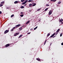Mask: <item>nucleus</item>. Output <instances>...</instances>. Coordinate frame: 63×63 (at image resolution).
<instances>
[{
    "instance_id": "obj_32",
    "label": "nucleus",
    "mask_w": 63,
    "mask_h": 63,
    "mask_svg": "<svg viewBox=\"0 0 63 63\" xmlns=\"http://www.w3.org/2000/svg\"><path fill=\"white\" fill-rule=\"evenodd\" d=\"M2 6H3V4L0 5V7H2Z\"/></svg>"
},
{
    "instance_id": "obj_18",
    "label": "nucleus",
    "mask_w": 63,
    "mask_h": 63,
    "mask_svg": "<svg viewBox=\"0 0 63 63\" xmlns=\"http://www.w3.org/2000/svg\"><path fill=\"white\" fill-rule=\"evenodd\" d=\"M14 16V15L13 14L12 15H11V17H12Z\"/></svg>"
},
{
    "instance_id": "obj_6",
    "label": "nucleus",
    "mask_w": 63,
    "mask_h": 63,
    "mask_svg": "<svg viewBox=\"0 0 63 63\" xmlns=\"http://www.w3.org/2000/svg\"><path fill=\"white\" fill-rule=\"evenodd\" d=\"M32 5H33V4H29V6L30 7H31L32 6Z\"/></svg>"
},
{
    "instance_id": "obj_14",
    "label": "nucleus",
    "mask_w": 63,
    "mask_h": 63,
    "mask_svg": "<svg viewBox=\"0 0 63 63\" xmlns=\"http://www.w3.org/2000/svg\"><path fill=\"white\" fill-rule=\"evenodd\" d=\"M22 27H21L19 28V29L20 30H22Z\"/></svg>"
},
{
    "instance_id": "obj_10",
    "label": "nucleus",
    "mask_w": 63,
    "mask_h": 63,
    "mask_svg": "<svg viewBox=\"0 0 63 63\" xmlns=\"http://www.w3.org/2000/svg\"><path fill=\"white\" fill-rule=\"evenodd\" d=\"M17 3H18V1H16L14 2V4H17Z\"/></svg>"
},
{
    "instance_id": "obj_5",
    "label": "nucleus",
    "mask_w": 63,
    "mask_h": 63,
    "mask_svg": "<svg viewBox=\"0 0 63 63\" xmlns=\"http://www.w3.org/2000/svg\"><path fill=\"white\" fill-rule=\"evenodd\" d=\"M20 25H21L20 24H18L17 25H16V28H17V27H19V26H20Z\"/></svg>"
},
{
    "instance_id": "obj_42",
    "label": "nucleus",
    "mask_w": 63,
    "mask_h": 63,
    "mask_svg": "<svg viewBox=\"0 0 63 63\" xmlns=\"http://www.w3.org/2000/svg\"><path fill=\"white\" fill-rule=\"evenodd\" d=\"M58 34V32H57L55 34L56 35H57V34Z\"/></svg>"
},
{
    "instance_id": "obj_16",
    "label": "nucleus",
    "mask_w": 63,
    "mask_h": 63,
    "mask_svg": "<svg viewBox=\"0 0 63 63\" xmlns=\"http://www.w3.org/2000/svg\"><path fill=\"white\" fill-rule=\"evenodd\" d=\"M36 3H34L33 5L32 6H36Z\"/></svg>"
},
{
    "instance_id": "obj_45",
    "label": "nucleus",
    "mask_w": 63,
    "mask_h": 63,
    "mask_svg": "<svg viewBox=\"0 0 63 63\" xmlns=\"http://www.w3.org/2000/svg\"><path fill=\"white\" fill-rule=\"evenodd\" d=\"M61 19L62 20H63V19L62 18Z\"/></svg>"
},
{
    "instance_id": "obj_7",
    "label": "nucleus",
    "mask_w": 63,
    "mask_h": 63,
    "mask_svg": "<svg viewBox=\"0 0 63 63\" xmlns=\"http://www.w3.org/2000/svg\"><path fill=\"white\" fill-rule=\"evenodd\" d=\"M30 22V21L29 20L26 23V24H28Z\"/></svg>"
},
{
    "instance_id": "obj_2",
    "label": "nucleus",
    "mask_w": 63,
    "mask_h": 63,
    "mask_svg": "<svg viewBox=\"0 0 63 63\" xmlns=\"http://www.w3.org/2000/svg\"><path fill=\"white\" fill-rule=\"evenodd\" d=\"M19 34V33L18 32H16L14 34V36H17V35H18Z\"/></svg>"
},
{
    "instance_id": "obj_24",
    "label": "nucleus",
    "mask_w": 63,
    "mask_h": 63,
    "mask_svg": "<svg viewBox=\"0 0 63 63\" xmlns=\"http://www.w3.org/2000/svg\"><path fill=\"white\" fill-rule=\"evenodd\" d=\"M4 3H5V2L4 1H2V2L1 3V4H4Z\"/></svg>"
},
{
    "instance_id": "obj_26",
    "label": "nucleus",
    "mask_w": 63,
    "mask_h": 63,
    "mask_svg": "<svg viewBox=\"0 0 63 63\" xmlns=\"http://www.w3.org/2000/svg\"><path fill=\"white\" fill-rule=\"evenodd\" d=\"M48 10V8H47L45 10V11H47V10Z\"/></svg>"
},
{
    "instance_id": "obj_17",
    "label": "nucleus",
    "mask_w": 63,
    "mask_h": 63,
    "mask_svg": "<svg viewBox=\"0 0 63 63\" xmlns=\"http://www.w3.org/2000/svg\"><path fill=\"white\" fill-rule=\"evenodd\" d=\"M22 37V35H21L18 38H20Z\"/></svg>"
},
{
    "instance_id": "obj_36",
    "label": "nucleus",
    "mask_w": 63,
    "mask_h": 63,
    "mask_svg": "<svg viewBox=\"0 0 63 63\" xmlns=\"http://www.w3.org/2000/svg\"><path fill=\"white\" fill-rule=\"evenodd\" d=\"M15 28H16L15 27H14L13 28V29H15Z\"/></svg>"
},
{
    "instance_id": "obj_25",
    "label": "nucleus",
    "mask_w": 63,
    "mask_h": 63,
    "mask_svg": "<svg viewBox=\"0 0 63 63\" xmlns=\"http://www.w3.org/2000/svg\"><path fill=\"white\" fill-rule=\"evenodd\" d=\"M24 2H25V3H27V2H28V0H26Z\"/></svg>"
},
{
    "instance_id": "obj_33",
    "label": "nucleus",
    "mask_w": 63,
    "mask_h": 63,
    "mask_svg": "<svg viewBox=\"0 0 63 63\" xmlns=\"http://www.w3.org/2000/svg\"><path fill=\"white\" fill-rule=\"evenodd\" d=\"M62 36V33H61L60 35V37H61V36Z\"/></svg>"
},
{
    "instance_id": "obj_43",
    "label": "nucleus",
    "mask_w": 63,
    "mask_h": 63,
    "mask_svg": "<svg viewBox=\"0 0 63 63\" xmlns=\"http://www.w3.org/2000/svg\"><path fill=\"white\" fill-rule=\"evenodd\" d=\"M57 7H58V6H59V5H57Z\"/></svg>"
},
{
    "instance_id": "obj_47",
    "label": "nucleus",
    "mask_w": 63,
    "mask_h": 63,
    "mask_svg": "<svg viewBox=\"0 0 63 63\" xmlns=\"http://www.w3.org/2000/svg\"><path fill=\"white\" fill-rule=\"evenodd\" d=\"M62 21H63V20H62Z\"/></svg>"
},
{
    "instance_id": "obj_37",
    "label": "nucleus",
    "mask_w": 63,
    "mask_h": 63,
    "mask_svg": "<svg viewBox=\"0 0 63 63\" xmlns=\"http://www.w3.org/2000/svg\"><path fill=\"white\" fill-rule=\"evenodd\" d=\"M30 33H31L30 32L28 33H27V34H30Z\"/></svg>"
},
{
    "instance_id": "obj_44",
    "label": "nucleus",
    "mask_w": 63,
    "mask_h": 63,
    "mask_svg": "<svg viewBox=\"0 0 63 63\" xmlns=\"http://www.w3.org/2000/svg\"><path fill=\"white\" fill-rule=\"evenodd\" d=\"M9 7H7V8H6V9H9Z\"/></svg>"
},
{
    "instance_id": "obj_20",
    "label": "nucleus",
    "mask_w": 63,
    "mask_h": 63,
    "mask_svg": "<svg viewBox=\"0 0 63 63\" xmlns=\"http://www.w3.org/2000/svg\"><path fill=\"white\" fill-rule=\"evenodd\" d=\"M50 35V33H48L47 35V37H48V36H49Z\"/></svg>"
},
{
    "instance_id": "obj_41",
    "label": "nucleus",
    "mask_w": 63,
    "mask_h": 63,
    "mask_svg": "<svg viewBox=\"0 0 63 63\" xmlns=\"http://www.w3.org/2000/svg\"><path fill=\"white\" fill-rule=\"evenodd\" d=\"M2 14V12L0 11V14Z\"/></svg>"
},
{
    "instance_id": "obj_9",
    "label": "nucleus",
    "mask_w": 63,
    "mask_h": 63,
    "mask_svg": "<svg viewBox=\"0 0 63 63\" xmlns=\"http://www.w3.org/2000/svg\"><path fill=\"white\" fill-rule=\"evenodd\" d=\"M56 0H51V2H55Z\"/></svg>"
},
{
    "instance_id": "obj_31",
    "label": "nucleus",
    "mask_w": 63,
    "mask_h": 63,
    "mask_svg": "<svg viewBox=\"0 0 63 63\" xmlns=\"http://www.w3.org/2000/svg\"><path fill=\"white\" fill-rule=\"evenodd\" d=\"M60 22H62V20H60Z\"/></svg>"
},
{
    "instance_id": "obj_15",
    "label": "nucleus",
    "mask_w": 63,
    "mask_h": 63,
    "mask_svg": "<svg viewBox=\"0 0 63 63\" xmlns=\"http://www.w3.org/2000/svg\"><path fill=\"white\" fill-rule=\"evenodd\" d=\"M47 40H46L44 42V45H45V44H46V42H47Z\"/></svg>"
},
{
    "instance_id": "obj_28",
    "label": "nucleus",
    "mask_w": 63,
    "mask_h": 63,
    "mask_svg": "<svg viewBox=\"0 0 63 63\" xmlns=\"http://www.w3.org/2000/svg\"><path fill=\"white\" fill-rule=\"evenodd\" d=\"M24 0H21V2H24Z\"/></svg>"
},
{
    "instance_id": "obj_38",
    "label": "nucleus",
    "mask_w": 63,
    "mask_h": 63,
    "mask_svg": "<svg viewBox=\"0 0 63 63\" xmlns=\"http://www.w3.org/2000/svg\"><path fill=\"white\" fill-rule=\"evenodd\" d=\"M53 37V36L52 35L50 37V38H52V37Z\"/></svg>"
},
{
    "instance_id": "obj_34",
    "label": "nucleus",
    "mask_w": 63,
    "mask_h": 63,
    "mask_svg": "<svg viewBox=\"0 0 63 63\" xmlns=\"http://www.w3.org/2000/svg\"><path fill=\"white\" fill-rule=\"evenodd\" d=\"M21 14L22 15H23V12H21Z\"/></svg>"
},
{
    "instance_id": "obj_3",
    "label": "nucleus",
    "mask_w": 63,
    "mask_h": 63,
    "mask_svg": "<svg viewBox=\"0 0 63 63\" xmlns=\"http://www.w3.org/2000/svg\"><path fill=\"white\" fill-rule=\"evenodd\" d=\"M9 46H10V44H8L5 45V47H8Z\"/></svg>"
},
{
    "instance_id": "obj_19",
    "label": "nucleus",
    "mask_w": 63,
    "mask_h": 63,
    "mask_svg": "<svg viewBox=\"0 0 63 63\" xmlns=\"http://www.w3.org/2000/svg\"><path fill=\"white\" fill-rule=\"evenodd\" d=\"M55 33H54V34H53L52 36H53V37L54 36V35H55Z\"/></svg>"
},
{
    "instance_id": "obj_4",
    "label": "nucleus",
    "mask_w": 63,
    "mask_h": 63,
    "mask_svg": "<svg viewBox=\"0 0 63 63\" xmlns=\"http://www.w3.org/2000/svg\"><path fill=\"white\" fill-rule=\"evenodd\" d=\"M52 10H50L49 12V15H50L52 14Z\"/></svg>"
},
{
    "instance_id": "obj_21",
    "label": "nucleus",
    "mask_w": 63,
    "mask_h": 63,
    "mask_svg": "<svg viewBox=\"0 0 63 63\" xmlns=\"http://www.w3.org/2000/svg\"><path fill=\"white\" fill-rule=\"evenodd\" d=\"M38 28V26H37L36 27H35V28L34 29V30H36L37 28Z\"/></svg>"
},
{
    "instance_id": "obj_46",
    "label": "nucleus",
    "mask_w": 63,
    "mask_h": 63,
    "mask_svg": "<svg viewBox=\"0 0 63 63\" xmlns=\"http://www.w3.org/2000/svg\"><path fill=\"white\" fill-rule=\"evenodd\" d=\"M54 37H55V36H54V37H53V38H54Z\"/></svg>"
},
{
    "instance_id": "obj_23",
    "label": "nucleus",
    "mask_w": 63,
    "mask_h": 63,
    "mask_svg": "<svg viewBox=\"0 0 63 63\" xmlns=\"http://www.w3.org/2000/svg\"><path fill=\"white\" fill-rule=\"evenodd\" d=\"M26 4V3H25V1L24 2L22 3V4H23V5H24V4Z\"/></svg>"
},
{
    "instance_id": "obj_50",
    "label": "nucleus",
    "mask_w": 63,
    "mask_h": 63,
    "mask_svg": "<svg viewBox=\"0 0 63 63\" xmlns=\"http://www.w3.org/2000/svg\"><path fill=\"white\" fill-rule=\"evenodd\" d=\"M50 45H51V44H50Z\"/></svg>"
},
{
    "instance_id": "obj_48",
    "label": "nucleus",
    "mask_w": 63,
    "mask_h": 63,
    "mask_svg": "<svg viewBox=\"0 0 63 63\" xmlns=\"http://www.w3.org/2000/svg\"><path fill=\"white\" fill-rule=\"evenodd\" d=\"M62 21H63V20H62Z\"/></svg>"
},
{
    "instance_id": "obj_40",
    "label": "nucleus",
    "mask_w": 63,
    "mask_h": 63,
    "mask_svg": "<svg viewBox=\"0 0 63 63\" xmlns=\"http://www.w3.org/2000/svg\"><path fill=\"white\" fill-rule=\"evenodd\" d=\"M26 6V4H25L24 5V6Z\"/></svg>"
},
{
    "instance_id": "obj_39",
    "label": "nucleus",
    "mask_w": 63,
    "mask_h": 63,
    "mask_svg": "<svg viewBox=\"0 0 63 63\" xmlns=\"http://www.w3.org/2000/svg\"><path fill=\"white\" fill-rule=\"evenodd\" d=\"M61 45H62V46H63V42L62 43H61Z\"/></svg>"
},
{
    "instance_id": "obj_27",
    "label": "nucleus",
    "mask_w": 63,
    "mask_h": 63,
    "mask_svg": "<svg viewBox=\"0 0 63 63\" xmlns=\"http://www.w3.org/2000/svg\"><path fill=\"white\" fill-rule=\"evenodd\" d=\"M23 16H24V15H21L20 16H21V17H23Z\"/></svg>"
},
{
    "instance_id": "obj_13",
    "label": "nucleus",
    "mask_w": 63,
    "mask_h": 63,
    "mask_svg": "<svg viewBox=\"0 0 63 63\" xmlns=\"http://www.w3.org/2000/svg\"><path fill=\"white\" fill-rule=\"evenodd\" d=\"M60 31V29H59L56 32L57 33L58 32H59V31Z\"/></svg>"
},
{
    "instance_id": "obj_22",
    "label": "nucleus",
    "mask_w": 63,
    "mask_h": 63,
    "mask_svg": "<svg viewBox=\"0 0 63 63\" xmlns=\"http://www.w3.org/2000/svg\"><path fill=\"white\" fill-rule=\"evenodd\" d=\"M61 3V2L59 1L58 3V4H60Z\"/></svg>"
},
{
    "instance_id": "obj_29",
    "label": "nucleus",
    "mask_w": 63,
    "mask_h": 63,
    "mask_svg": "<svg viewBox=\"0 0 63 63\" xmlns=\"http://www.w3.org/2000/svg\"><path fill=\"white\" fill-rule=\"evenodd\" d=\"M40 9H41L40 8L39 9H38L37 10V11H40Z\"/></svg>"
},
{
    "instance_id": "obj_8",
    "label": "nucleus",
    "mask_w": 63,
    "mask_h": 63,
    "mask_svg": "<svg viewBox=\"0 0 63 63\" xmlns=\"http://www.w3.org/2000/svg\"><path fill=\"white\" fill-rule=\"evenodd\" d=\"M36 60H37V61H41V60L38 58H36Z\"/></svg>"
},
{
    "instance_id": "obj_35",
    "label": "nucleus",
    "mask_w": 63,
    "mask_h": 63,
    "mask_svg": "<svg viewBox=\"0 0 63 63\" xmlns=\"http://www.w3.org/2000/svg\"><path fill=\"white\" fill-rule=\"evenodd\" d=\"M46 6H49V5H48V4H46Z\"/></svg>"
},
{
    "instance_id": "obj_1",
    "label": "nucleus",
    "mask_w": 63,
    "mask_h": 63,
    "mask_svg": "<svg viewBox=\"0 0 63 63\" xmlns=\"http://www.w3.org/2000/svg\"><path fill=\"white\" fill-rule=\"evenodd\" d=\"M9 31V30H6L4 32V34H6V33H8Z\"/></svg>"
},
{
    "instance_id": "obj_12",
    "label": "nucleus",
    "mask_w": 63,
    "mask_h": 63,
    "mask_svg": "<svg viewBox=\"0 0 63 63\" xmlns=\"http://www.w3.org/2000/svg\"><path fill=\"white\" fill-rule=\"evenodd\" d=\"M20 8L21 9H23V8H24V7L23 6H22L20 7Z\"/></svg>"
},
{
    "instance_id": "obj_11",
    "label": "nucleus",
    "mask_w": 63,
    "mask_h": 63,
    "mask_svg": "<svg viewBox=\"0 0 63 63\" xmlns=\"http://www.w3.org/2000/svg\"><path fill=\"white\" fill-rule=\"evenodd\" d=\"M32 1H33L32 0H29L28 1V2H32Z\"/></svg>"
},
{
    "instance_id": "obj_30",
    "label": "nucleus",
    "mask_w": 63,
    "mask_h": 63,
    "mask_svg": "<svg viewBox=\"0 0 63 63\" xmlns=\"http://www.w3.org/2000/svg\"><path fill=\"white\" fill-rule=\"evenodd\" d=\"M14 31V29H12L11 30V31Z\"/></svg>"
},
{
    "instance_id": "obj_49",
    "label": "nucleus",
    "mask_w": 63,
    "mask_h": 63,
    "mask_svg": "<svg viewBox=\"0 0 63 63\" xmlns=\"http://www.w3.org/2000/svg\"><path fill=\"white\" fill-rule=\"evenodd\" d=\"M62 23H63V22Z\"/></svg>"
}]
</instances>
